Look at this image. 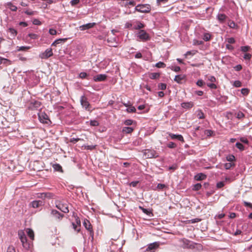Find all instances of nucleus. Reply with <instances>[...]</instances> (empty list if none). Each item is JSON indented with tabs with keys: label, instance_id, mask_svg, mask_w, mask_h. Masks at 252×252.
Wrapping results in <instances>:
<instances>
[{
	"label": "nucleus",
	"instance_id": "obj_43",
	"mask_svg": "<svg viewBox=\"0 0 252 252\" xmlns=\"http://www.w3.org/2000/svg\"><path fill=\"white\" fill-rule=\"evenodd\" d=\"M29 37H30L31 39H37L39 38V35L35 34V33H29L28 34Z\"/></svg>",
	"mask_w": 252,
	"mask_h": 252
},
{
	"label": "nucleus",
	"instance_id": "obj_19",
	"mask_svg": "<svg viewBox=\"0 0 252 252\" xmlns=\"http://www.w3.org/2000/svg\"><path fill=\"white\" fill-rule=\"evenodd\" d=\"M227 25L231 29H236L238 28L237 25L233 21L230 19L227 20Z\"/></svg>",
	"mask_w": 252,
	"mask_h": 252
},
{
	"label": "nucleus",
	"instance_id": "obj_48",
	"mask_svg": "<svg viewBox=\"0 0 252 252\" xmlns=\"http://www.w3.org/2000/svg\"><path fill=\"white\" fill-rule=\"evenodd\" d=\"M250 47L249 46H242L241 47V51L243 52H246L249 50Z\"/></svg>",
	"mask_w": 252,
	"mask_h": 252
},
{
	"label": "nucleus",
	"instance_id": "obj_10",
	"mask_svg": "<svg viewBox=\"0 0 252 252\" xmlns=\"http://www.w3.org/2000/svg\"><path fill=\"white\" fill-rule=\"evenodd\" d=\"M107 78V75L105 74H98L94 76L93 78L95 82H101L105 81Z\"/></svg>",
	"mask_w": 252,
	"mask_h": 252
},
{
	"label": "nucleus",
	"instance_id": "obj_46",
	"mask_svg": "<svg viewBox=\"0 0 252 252\" xmlns=\"http://www.w3.org/2000/svg\"><path fill=\"white\" fill-rule=\"evenodd\" d=\"M144 27V24H143L141 23H138L137 25L134 27V29L135 30H140V29L143 28Z\"/></svg>",
	"mask_w": 252,
	"mask_h": 252
},
{
	"label": "nucleus",
	"instance_id": "obj_30",
	"mask_svg": "<svg viewBox=\"0 0 252 252\" xmlns=\"http://www.w3.org/2000/svg\"><path fill=\"white\" fill-rule=\"evenodd\" d=\"M8 32L11 33V35L13 37H15L17 34V31L13 28H9L8 29Z\"/></svg>",
	"mask_w": 252,
	"mask_h": 252
},
{
	"label": "nucleus",
	"instance_id": "obj_9",
	"mask_svg": "<svg viewBox=\"0 0 252 252\" xmlns=\"http://www.w3.org/2000/svg\"><path fill=\"white\" fill-rule=\"evenodd\" d=\"M51 214L58 220L60 221L64 217V215L61 214L56 210H52Z\"/></svg>",
	"mask_w": 252,
	"mask_h": 252
},
{
	"label": "nucleus",
	"instance_id": "obj_50",
	"mask_svg": "<svg viewBox=\"0 0 252 252\" xmlns=\"http://www.w3.org/2000/svg\"><path fill=\"white\" fill-rule=\"evenodd\" d=\"M205 84V82L202 80H198L196 82V85L199 87H202Z\"/></svg>",
	"mask_w": 252,
	"mask_h": 252
},
{
	"label": "nucleus",
	"instance_id": "obj_32",
	"mask_svg": "<svg viewBox=\"0 0 252 252\" xmlns=\"http://www.w3.org/2000/svg\"><path fill=\"white\" fill-rule=\"evenodd\" d=\"M211 35L209 33H205L204 34L203 39L206 41H209L211 38Z\"/></svg>",
	"mask_w": 252,
	"mask_h": 252
},
{
	"label": "nucleus",
	"instance_id": "obj_25",
	"mask_svg": "<svg viewBox=\"0 0 252 252\" xmlns=\"http://www.w3.org/2000/svg\"><path fill=\"white\" fill-rule=\"evenodd\" d=\"M205 78L207 79V81L211 83H215L216 82V79L214 76L206 75H205Z\"/></svg>",
	"mask_w": 252,
	"mask_h": 252
},
{
	"label": "nucleus",
	"instance_id": "obj_52",
	"mask_svg": "<svg viewBox=\"0 0 252 252\" xmlns=\"http://www.w3.org/2000/svg\"><path fill=\"white\" fill-rule=\"evenodd\" d=\"M244 114L243 113H242V112H238L237 114H236V117L238 118V119H241L242 118H243L244 117Z\"/></svg>",
	"mask_w": 252,
	"mask_h": 252
},
{
	"label": "nucleus",
	"instance_id": "obj_57",
	"mask_svg": "<svg viewBox=\"0 0 252 252\" xmlns=\"http://www.w3.org/2000/svg\"><path fill=\"white\" fill-rule=\"evenodd\" d=\"M49 32L51 35H56L57 34V31L56 30L53 29H50L49 31Z\"/></svg>",
	"mask_w": 252,
	"mask_h": 252
},
{
	"label": "nucleus",
	"instance_id": "obj_6",
	"mask_svg": "<svg viewBox=\"0 0 252 252\" xmlns=\"http://www.w3.org/2000/svg\"><path fill=\"white\" fill-rule=\"evenodd\" d=\"M83 223L85 228L90 232V235L93 237L94 231L92 225L90 221L87 219H85Z\"/></svg>",
	"mask_w": 252,
	"mask_h": 252
},
{
	"label": "nucleus",
	"instance_id": "obj_7",
	"mask_svg": "<svg viewBox=\"0 0 252 252\" xmlns=\"http://www.w3.org/2000/svg\"><path fill=\"white\" fill-rule=\"evenodd\" d=\"M138 37L143 41L149 40L150 39L149 34L144 30H140L138 32Z\"/></svg>",
	"mask_w": 252,
	"mask_h": 252
},
{
	"label": "nucleus",
	"instance_id": "obj_37",
	"mask_svg": "<svg viewBox=\"0 0 252 252\" xmlns=\"http://www.w3.org/2000/svg\"><path fill=\"white\" fill-rule=\"evenodd\" d=\"M226 159L228 161L232 162L235 160V157L232 155H229L226 157Z\"/></svg>",
	"mask_w": 252,
	"mask_h": 252
},
{
	"label": "nucleus",
	"instance_id": "obj_28",
	"mask_svg": "<svg viewBox=\"0 0 252 252\" xmlns=\"http://www.w3.org/2000/svg\"><path fill=\"white\" fill-rule=\"evenodd\" d=\"M53 167L57 171L63 172L62 167L59 164H54Z\"/></svg>",
	"mask_w": 252,
	"mask_h": 252
},
{
	"label": "nucleus",
	"instance_id": "obj_20",
	"mask_svg": "<svg viewBox=\"0 0 252 252\" xmlns=\"http://www.w3.org/2000/svg\"><path fill=\"white\" fill-rule=\"evenodd\" d=\"M185 78V76L183 75H176L174 78V81L178 83L181 84L182 83V81L184 80Z\"/></svg>",
	"mask_w": 252,
	"mask_h": 252
},
{
	"label": "nucleus",
	"instance_id": "obj_59",
	"mask_svg": "<svg viewBox=\"0 0 252 252\" xmlns=\"http://www.w3.org/2000/svg\"><path fill=\"white\" fill-rule=\"evenodd\" d=\"M90 124L92 126H98L99 123L97 121L93 120L91 121Z\"/></svg>",
	"mask_w": 252,
	"mask_h": 252
},
{
	"label": "nucleus",
	"instance_id": "obj_3",
	"mask_svg": "<svg viewBox=\"0 0 252 252\" xmlns=\"http://www.w3.org/2000/svg\"><path fill=\"white\" fill-rule=\"evenodd\" d=\"M80 102L83 107L85 108L86 110L89 111H92L91 109V105L88 102V99L86 96L84 95L82 96L81 97Z\"/></svg>",
	"mask_w": 252,
	"mask_h": 252
},
{
	"label": "nucleus",
	"instance_id": "obj_42",
	"mask_svg": "<svg viewBox=\"0 0 252 252\" xmlns=\"http://www.w3.org/2000/svg\"><path fill=\"white\" fill-rule=\"evenodd\" d=\"M207 85L211 89H216L217 88V85L214 83H207Z\"/></svg>",
	"mask_w": 252,
	"mask_h": 252
},
{
	"label": "nucleus",
	"instance_id": "obj_34",
	"mask_svg": "<svg viewBox=\"0 0 252 252\" xmlns=\"http://www.w3.org/2000/svg\"><path fill=\"white\" fill-rule=\"evenodd\" d=\"M126 111L128 113H133L136 111V109L134 106H132L131 105H130L126 109Z\"/></svg>",
	"mask_w": 252,
	"mask_h": 252
},
{
	"label": "nucleus",
	"instance_id": "obj_62",
	"mask_svg": "<svg viewBox=\"0 0 252 252\" xmlns=\"http://www.w3.org/2000/svg\"><path fill=\"white\" fill-rule=\"evenodd\" d=\"M224 186L223 182H220L217 184V187L219 189L221 188Z\"/></svg>",
	"mask_w": 252,
	"mask_h": 252
},
{
	"label": "nucleus",
	"instance_id": "obj_64",
	"mask_svg": "<svg viewBox=\"0 0 252 252\" xmlns=\"http://www.w3.org/2000/svg\"><path fill=\"white\" fill-rule=\"evenodd\" d=\"M80 2V0H72L70 1V3L72 6H74L78 4Z\"/></svg>",
	"mask_w": 252,
	"mask_h": 252
},
{
	"label": "nucleus",
	"instance_id": "obj_35",
	"mask_svg": "<svg viewBox=\"0 0 252 252\" xmlns=\"http://www.w3.org/2000/svg\"><path fill=\"white\" fill-rule=\"evenodd\" d=\"M139 209L142 211V212L147 215H150L152 214V212L150 210H148L143 207L139 206Z\"/></svg>",
	"mask_w": 252,
	"mask_h": 252
},
{
	"label": "nucleus",
	"instance_id": "obj_39",
	"mask_svg": "<svg viewBox=\"0 0 252 252\" xmlns=\"http://www.w3.org/2000/svg\"><path fill=\"white\" fill-rule=\"evenodd\" d=\"M197 52V51L196 50L189 51L186 53L185 56L186 57H187L188 56H193L195 55Z\"/></svg>",
	"mask_w": 252,
	"mask_h": 252
},
{
	"label": "nucleus",
	"instance_id": "obj_8",
	"mask_svg": "<svg viewBox=\"0 0 252 252\" xmlns=\"http://www.w3.org/2000/svg\"><path fill=\"white\" fill-rule=\"evenodd\" d=\"M144 155L147 158H156L158 157L155 151L150 149L145 150Z\"/></svg>",
	"mask_w": 252,
	"mask_h": 252
},
{
	"label": "nucleus",
	"instance_id": "obj_63",
	"mask_svg": "<svg viewBox=\"0 0 252 252\" xmlns=\"http://www.w3.org/2000/svg\"><path fill=\"white\" fill-rule=\"evenodd\" d=\"M157 188L158 189H163L164 188H166V186L164 184H158Z\"/></svg>",
	"mask_w": 252,
	"mask_h": 252
},
{
	"label": "nucleus",
	"instance_id": "obj_45",
	"mask_svg": "<svg viewBox=\"0 0 252 252\" xmlns=\"http://www.w3.org/2000/svg\"><path fill=\"white\" fill-rule=\"evenodd\" d=\"M176 146L177 145L173 142H170L167 144V147L169 148H175Z\"/></svg>",
	"mask_w": 252,
	"mask_h": 252
},
{
	"label": "nucleus",
	"instance_id": "obj_26",
	"mask_svg": "<svg viewBox=\"0 0 252 252\" xmlns=\"http://www.w3.org/2000/svg\"><path fill=\"white\" fill-rule=\"evenodd\" d=\"M159 76H160V74L159 73L154 72V73H151L149 74V77L151 79H158V78L159 77Z\"/></svg>",
	"mask_w": 252,
	"mask_h": 252
},
{
	"label": "nucleus",
	"instance_id": "obj_55",
	"mask_svg": "<svg viewBox=\"0 0 252 252\" xmlns=\"http://www.w3.org/2000/svg\"><path fill=\"white\" fill-rule=\"evenodd\" d=\"M7 252H16L15 248L12 246H9Z\"/></svg>",
	"mask_w": 252,
	"mask_h": 252
},
{
	"label": "nucleus",
	"instance_id": "obj_58",
	"mask_svg": "<svg viewBox=\"0 0 252 252\" xmlns=\"http://www.w3.org/2000/svg\"><path fill=\"white\" fill-rule=\"evenodd\" d=\"M233 85L236 87H240L241 86L242 83L240 81H235Z\"/></svg>",
	"mask_w": 252,
	"mask_h": 252
},
{
	"label": "nucleus",
	"instance_id": "obj_31",
	"mask_svg": "<svg viewBox=\"0 0 252 252\" xmlns=\"http://www.w3.org/2000/svg\"><path fill=\"white\" fill-rule=\"evenodd\" d=\"M17 50L18 51H25L29 50L30 48L29 46H21V47H17Z\"/></svg>",
	"mask_w": 252,
	"mask_h": 252
},
{
	"label": "nucleus",
	"instance_id": "obj_22",
	"mask_svg": "<svg viewBox=\"0 0 252 252\" xmlns=\"http://www.w3.org/2000/svg\"><path fill=\"white\" fill-rule=\"evenodd\" d=\"M6 6L12 11H16L17 7L13 5L11 2H8L6 4Z\"/></svg>",
	"mask_w": 252,
	"mask_h": 252
},
{
	"label": "nucleus",
	"instance_id": "obj_56",
	"mask_svg": "<svg viewBox=\"0 0 252 252\" xmlns=\"http://www.w3.org/2000/svg\"><path fill=\"white\" fill-rule=\"evenodd\" d=\"M25 13L28 15H33L35 12L32 10H27L25 11Z\"/></svg>",
	"mask_w": 252,
	"mask_h": 252
},
{
	"label": "nucleus",
	"instance_id": "obj_16",
	"mask_svg": "<svg viewBox=\"0 0 252 252\" xmlns=\"http://www.w3.org/2000/svg\"><path fill=\"white\" fill-rule=\"evenodd\" d=\"M38 117L41 123L47 124V121L48 120L47 115L44 114H41L38 115Z\"/></svg>",
	"mask_w": 252,
	"mask_h": 252
},
{
	"label": "nucleus",
	"instance_id": "obj_14",
	"mask_svg": "<svg viewBox=\"0 0 252 252\" xmlns=\"http://www.w3.org/2000/svg\"><path fill=\"white\" fill-rule=\"evenodd\" d=\"M42 203L40 200H35L31 203L30 206L33 208H37L42 205Z\"/></svg>",
	"mask_w": 252,
	"mask_h": 252
},
{
	"label": "nucleus",
	"instance_id": "obj_11",
	"mask_svg": "<svg viewBox=\"0 0 252 252\" xmlns=\"http://www.w3.org/2000/svg\"><path fill=\"white\" fill-rule=\"evenodd\" d=\"M228 17L222 13H219L217 16V19L220 23H224L228 19Z\"/></svg>",
	"mask_w": 252,
	"mask_h": 252
},
{
	"label": "nucleus",
	"instance_id": "obj_40",
	"mask_svg": "<svg viewBox=\"0 0 252 252\" xmlns=\"http://www.w3.org/2000/svg\"><path fill=\"white\" fill-rule=\"evenodd\" d=\"M236 147L239 149L241 151H243L244 150V145L239 142H237L236 144Z\"/></svg>",
	"mask_w": 252,
	"mask_h": 252
},
{
	"label": "nucleus",
	"instance_id": "obj_23",
	"mask_svg": "<svg viewBox=\"0 0 252 252\" xmlns=\"http://www.w3.org/2000/svg\"><path fill=\"white\" fill-rule=\"evenodd\" d=\"M159 245L158 244V243H153L152 244H150V245H149L148 248H147V250H154L157 248H158V247Z\"/></svg>",
	"mask_w": 252,
	"mask_h": 252
},
{
	"label": "nucleus",
	"instance_id": "obj_53",
	"mask_svg": "<svg viewBox=\"0 0 252 252\" xmlns=\"http://www.w3.org/2000/svg\"><path fill=\"white\" fill-rule=\"evenodd\" d=\"M159 89L161 90H164L166 88V85L164 83H160L158 85Z\"/></svg>",
	"mask_w": 252,
	"mask_h": 252
},
{
	"label": "nucleus",
	"instance_id": "obj_29",
	"mask_svg": "<svg viewBox=\"0 0 252 252\" xmlns=\"http://www.w3.org/2000/svg\"><path fill=\"white\" fill-rule=\"evenodd\" d=\"M27 233H28L29 237L32 240H33L34 235V232H33V230L29 228L27 230Z\"/></svg>",
	"mask_w": 252,
	"mask_h": 252
},
{
	"label": "nucleus",
	"instance_id": "obj_27",
	"mask_svg": "<svg viewBox=\"0 0 252 252\" xmlns=\"http://www.w3.org/2000/svg\"><path fill=\"white\" fill-rule=\"evenodd\" d=\"M197 117L199 119H203L205 118V115L201 110L197 111Z\"/></svg>",
	"mask_w": 252,
	"mask_h": 252
},
{
	"label": "nucleus",
	"instance_id": "obj_24",
	"mask_svg": "<svg viewBox=\"0 0 252 252\" xmlns=\"http://www.w3.org/2000/svg\"><path fill=\"white\" fill-rule=\"evenodd\" d=\"M122 131L124 133L129 134L131 133L133 131V128L130 127H124Z\"/></svg>",
	"mask_w": 252,
	"mask_h": 252
},
{
	"label": "nucleus",
	"instance_id": "obj_60",
	"mask_svg": "<svg viewBox=\"0 0 252 252\" xmlns=\"http://www.w3.org/2000/svg\"><path fill=\"white\" fill-rule=\"evenodd\" d=\"M171 69L175 72H179L181 70V68L179 66H172L171 68Z\"/></svg>",
	"mask_w": 252,
	"mask_h": 252
},
{
	"label": "nucleus",
	"instance_id": "obj_4",
	"mask_svg": "<svg viewBox=\"0 0 252 252\" xmlns=\"http://www.w3.org/2000/svg\"><path fill=\"white\" fill-rule=\"evenodd\" d=\"M56 207L64 213L69 212L68 205L66 203H62L61 202L56 203Z\"/></svg>",
	"mask_w": 252,
	"mask_h": 252
},
{
	"label": "nucleus",
	"instance_id": "obj_2",
	"mask_svg": "<svg viewBox=\"0 0 252 252\" xmlns=\"http://www.w3.org/2000/svg\"><path fill=\"white\" fill-rule=\"evenodd\" d=\"M135 10L142 13H148L151 11V6L149 4H138L135 7Z\"/></svg>",
	"mask_w": 252,
	"mask_h": 252
},
{
	"label": "nucleus",
	"instance_id": "obj_54",
	"mask_svg": "<svg viewBox=\"0 0 252 252\" xmlns=\"http://www.w3.org/2000/svg\"><path fill=\"white\" fill-rule=\"evenodd\" d=\"M82 139L81 138H72L70 139V142L73 143H76L80 140H82Z\"/></svg>",
	"mask_w": 252,
	"mask_h": 252
},
{
	"label": "nucleus",
	"instance_id": "obj_36",
	"mask_svg": "<svg viewBox=\"0 0 252 252\" xmlns=\"http://www.w3.org/2000/svg\"><path fill=\"white\" fill-rule=\"evenodd\" d=\"M155 66L158 68H164L166 64L163 62H159L156 64Z\"/></svg>",
	"mask_w": 252,
	"mask_h": 252
},
{
	"label": "nucleus",
	"instance_id": "obj_13",
	"mask_svg": "<svg viewBox=\"0 0 252 252\" xmlns=\"http://www.w3.org/2000/svg\"><path fill=\"white\" fill-rule=\"evenodd\" d=\"M169 136L170 137V138L172 139H177L178 140H179L182 142H185L184 138L182 135H180V134L177 135V134L170 133H169Z\"/></svg>",
	"mask_w": 252,
	"mask_h": 252
},
{
	"label": "nucleus",
	"instance_id": "obj_41",
	"mask_svg": "<svg viewBox=\"0 0 252 252\" xmlns=\"http://www.w3.org/2000/svg\"><path fill=\"white\" fill-rule=\"evenodd\" d=\"M234 166V163H226L224 164V167L226 169H229L231 167Z\"/></svg>",
	"mask_w": 252,
	"mask_h": 252
},
{
	"label": "nucleus",
	"instance_id": "obj_49",
	"mask_svg": "<svg viewBox=\"0 0 252 252\" xmlns=\"http://www.w3.org/2000/svg\"><path fill=\"white\" fill-rule=\"evenodd\" d=\"M201 188V185L200 184H196L194 185L193 189L194 190H198Z\"/></svg>",
	"mask_w": 252,
	"mask_h": 252
},
{
	"label": "nucleus",
	"instance_id": "obj_1",
	"mask_svg": "<svg viewBox=\"0 0 252 252\" xmlns=\"http://www.w3.org/2000/svg\"><path fill=\"white\" fill-rule=\"evenodd\" d=\"M18 237L22 243L23 248L25 250H29L30 248V244L28 242L26 234L23 230H19L18 231Z\"/></svg>",
	"mask_w": 252,
	"mask_h": 252
},
{
	"label": "nucleus",
	"instance_id": "obj_12",
	"mask_svg": "<svg viewBox=\"0 0 252 252\" xmlns=\"http://www.w3.org/2000/svg\"><path fill=\"white\" fill-rule=\"evenodd\" d=\"M95 23H90L79 27L81 31H84L93 28L95 25Z\"/></svg>",
	"mask_w": 252,
	"mask_h": 252
},
{
	"label": "nucleus",
	"instance_id": "obj_17",
	"mask_svg": "<svg viewBox=\"0 0 252 252\" xmlns=\"http://www.w3.org/2000/svg\"><path fill=\"white\" fill-rule=\"evenodd\" d=\"M52 194L51 193H38L37 194V197L42 198V199H45L46 198H50L52 197Z\"/></svg>",
	"mask_w": 252,
	"mask_h": 252
},
{
	"label": "nucleus",
	"instance_id": "obj_33",
	"mask_svg": "<svg viewBox=\"0 0 252 252\" xmlns=\"http://www.w3.org/2000/svg\"><path fill=\"white\" fill-rule=\"evenodd\" d=\"M73 216L75 219V223H77V224L78 225L79 227H81V221L79 218L76 214H75V213L73 214Z\"/></svg>",
	"mask_w": 252,
	"mask_h": 252
},
{
	"label": "nucleus",
	"instance_id": "obj_47",
	"mask_svg": "<svg viewBox=\"0 0 252 252\" xmlns=\"http://www.w3.org/2000/svg\"><path fill=\"white\" fill-rule=\"evenodd\" d=\"M88 76V75L87 74V73L85 72H81L79 74V77L81 79H85L87 78Z\"/></svg>",
	"mask_w": 252,
	"mask_h": 252
},
{
	"label": "nucleus",
	"instance_id": "obj_38",
	"mask_svg": "<svg viewBox=\"0 0 252 252\" xmlns=\"http://www.w3.org/2000/svg\"><path fill=\"white\" fill-rule=\"evenodd\" d=\"M72 225L74 230L76 231L77 232H79L80 231V227H79L78 225H77V223L72 222Z\"/></svg>",
	"mask_w": 252,
	"mask_h": 252
},
{
	"label": "nucleus",
	"instance_id": "obj_15",
	"mask_svg": "<svg viewBox=\"0 0 252 252\" xmlns=\"http://www.w3.org/2000/svg\"><path fill=\"white\" fill-rule=\"evenodd\" d=\"M182 108L185 109H189L194 106V103L192 101L183 102L181 104Z\"/></svg>",
	"mask_w": 252,
	"mask_h": 252
},
{
	"label": "nucleus",
	"instance_id": "obj_5",
	"mask_svg": "<svg viewBox=\"0 0 252 252\" xmlns=\"http://www.w3.org/2000/svg\"><path fill=\"white\" fill-rule=\"evenodd\" d=\"M53 55L52 48L47 49L45 52L39 54V57L42 59H47Z\"/></svg>",
	"mask_w": 252,
	"mask_h": 252
},
{
	"label": "nucleus",
	"instance_id": "obj_44",
	"mask_svg": "<svg viewBox=\"0 0 252 252\" xmlns=\"http://www.w3.org/2000/svg\"><path fill=\"white\" fill-rule=\"evenodd\" d=\"M249 90L247 88H243L241 90V93L244 95H247L249 93Z\"/></svg>",
	"mask_w": 252,
	"mask_h": 252
},
{
	"label": "nucleus",
	"instance_id": "obj_21",
	"mask_svg": "<svg viewBox=\"0 0 252 252\" xmlns=\"http://www.w3.org/2000/svg\"><path fill=\"white\" fill-rule=\"evenodd\" d=\"M206 176L203 173H199L195 176V179L197 181H201L205 179Z\"/></svg>",
	"mask_w": 252,
	"mask_h": 252
},
{
	"label": "nucleus",
	"instance_id": "obj_18",
	"mask_svg": "<svg viewBox=\"0 0 252 252\" xmlns=\"http://www.w3.org/2000/svg\"><path fill=\"white\" fill-rule=\"evenodd\" d=\"M67 38H59L56 40L52 44H51L52 46H56L57 45L64 43L67 40Z\"/></svg>",
	"mask_w": 252,
	"mask_h": 252
},
{
	"label": "nucleus",
	"instance_id": "obj_51",
	"mask_svg": "<svg viewBox=\"0 0 252 252\" xmlns=\"http://www.w3.org/2000/svg\"><path fill=\"white\" fill-rule=\"evenodd\" d=\"M84 147H85V149H86V150H93L95 148V146L88 145V146H84Z\"/></svg>",
	"mask_w": 252,
	"mask_h": 252
},
{
	"label": "nucleus",
	"instance_id": "obj_61",
	"mask_svg": "<svg viewBox=\"0 0 252 252\" xmlns=\"http://www.w3.org/2000/svg\"><path fill=\"white\" fill-rule=\"evenodd\" d=\"M227 41L230 44H233L235 42V40L233 37H230L227 38Z\"/></svg>",
	"mask_w": 252,
	"mask_h": 252
}]
</instances>
